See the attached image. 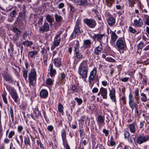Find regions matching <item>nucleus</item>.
<instances>
[{
    "mask_svg": "<svg viewBox=\"0 0 149 149\" xmlns=\"http://www.w3.org/2000/svg\"><path fill=\"white\" fill-rule=\"evenodd\" d=\"M88 68L86 61H83L79 67L78 73L82 79H86L87 76Z\"/></svg>",
    "mask_w": 149,
    "mask_h": 149,
    "instance_id": "nucleus-1",
    "label": "nucleus"
},
{
    "mask_svg": "<svg viewBox=\"0 0 149 149\" xmlns=\"http://www.w3.org/2000/svg\"><path fill=\"white\" fill-rule=\"evenodd\" d=\"M28 78L29 86H34L37 78L36 72L35 69H32L31 70L29 74Z\"/></svg>",
    "mask_w": 149,
    "mask_h": 149,
    "instance_id": "nucleus-2",
    "label": "nucleus"
},
{
    "mask_svg": "<svg viewBox=\"0 0 149 149\" xmlns=\"http://www.w3.org/2000/svg\"><path fill=\"white\" fill-rule=\"evenodd\" d=\"M97 69L96 67L94 68L90 72L88 78L89 85L91 88L93 86L94 84L95 77L96 74Z\"/></svg>",
    "mask_w": 149,
    "mask_h": 149,
    "instance_id": "nucleus-3",
    "label": "nucleus"
},
{
    "mask_svg": "<svg viewBox=\"0 0 149 149\" xmlns=\"http://www.w3.org/2000/svg\"><path fill=\"white\" fill-rule=\"evenodd\" d=\"M83 22L89 27L91 28H94L97 24L95 20L92 18L90 19L88 18L84 19L83 20Z\"/></svg>",
    "mask_w": 149,
    "mask_h": 149,
    "instance_id": "nucleus-4",
    "label": "nucleus"
},
{
    "mask_svg": "<svg viewBox=\"0 0 149 149\" xmlns=\"http://www.w3.org/2000/svg\"><path fill=\"white\" fill-rule=\"evenodd\" d=\"M116 45L118 48L120 50H124L126 47L125 40L121 38H119L117 41Z\"/></svg>",
    "mask_w": 149,
    "mask_h": 149,
    "instance_id": "nucleus-5",
    "label": "nucleus"
},
{
    "mask_svg": "<svg viewBox=\"0 0 149 149\" xmlns=\"http://www.w3.org/2000/svg\"><path fill=\"white\" fill-rule=\"evenodd\" d=\"M149 140V135H147L144 136L143 134L142 135H139L138 138L137 142L139 144H141L143 142H146Z\"/></svg>",
    "mask_w": 149,
    "mask_h": 149,
    "instance_id": "nucleus-6",
    "label": "nucleus"
},
{
    "mask_svg": "<svg viewBox=\"0 0 149 149\" xmlns=\"http://www.w3.org/2000/svg\"><path fill=\"white\" fill-rule=\"evenodd\" d=\"M129 97L130 107L133 111L134 108L138 106V105L137 104L136 102H134L133 96L131 93L129 94Z\"/></svg>",
    "mask_w": 149,
    "mask_h": 149,
    "instance_id": "nucleus-7",
    "label": "nucleus"
},
{
    "mask_svg": "<svg viewBox=\"0 0 149 149\" xmlns=\"http://www.w3.org/2000/svg\"><path fill=\"white\" fill-rule=\"evenodd\" d=\"M61 136L64 145H66V149H70V146L67 143L66 139V132L64 129L62 130L61 131Z\"/></svg>",
    "mask_w": 149,
    "mask_h": 149,
    "instance_id": "nucleus-8",
    "label": "nucleus"
},
{
    "mask_svg": "<svg viewBox=\"0 0 149 149\" xmlns=\"http://www.w3.org/2000/svg\"><path fill=\"white\" fill-rule=\"evenodd\" d=\"M10 94L14 100L15 102H17L18 99V94L14 88H11L10 92Z\"/></svg>",
    "mask_w": 149,
    "mask_h": 149,
    "instance_id": "nucleus-9",
    "label": "nucleus"
},
{
    "mask_svg": "<svg viewBox=\"0 0 149 149\" xmlns=\"http://www.w3.org/2000/svg\"><path fill=\"white\" fill-rule=\"evenodd\" d=\"M4 80L8 81L9 83H12L13 82V79L11 76L6 72H4L2 74Z\"/></svg>",
    "mask_w": 149,
    "mask_h": 149,
    "instance_id": "nucleus-10",
    "label": "nucleus"
},
{
    "mask_svg": "<svg viewBox=\"0 0 149 149\" xmlns=\"http://www.w3.org/2000/svg\"><path fill=\"white\" fill-rule=\"evenodd\" d=\"M105 37L104 34H95L93 36L92 38L95 41L101 42L102 39Z\"/></svg>",
    "mask_w": 149,
    "mask_h": 149,
    "instance_id": "nucleus-11",
    "label": "nucleus"
},
{
    "mask_svg": "<svg viewBox=\"0 0 149 149\" xmlns=\"http://www.w3.org/2000/svg\"><path fill=\"white\" fill-rule=\"evenodd\" d=\"M49 30V26L47 22H45L44 25L40 27L39 31L40 32L44 33L47 32Z\"/></svg>",
    "mask_w": 149,
    "mask_h": 149,
    "instance_id": "nucleus-12",
    "label": "nucleus"
},
{
    "mask_svg": "<svg viewBox=\"0 0 149 149\" xmlns=\"http://www.w3.org/2000/svg\"><path fill=\"white\" fill-rule=\"evenodd\" d=\"M144 20L141 18L138 19H135L134 21V24L135 26L137 27H141L143 26Z\"/></svg>",
    "mask_w": 149,
    "mask_h": 149,
    "instance_id": "nucleus-13",
    "label": "nucleus"
},
{
    "mask_svg": "<svg viewBox=\"0 0 149 149\" xmlns=\"http://www.w3.org/2000/svg\"><path fill=\"white\" fill-rule=\"evenodd\" d=\"M116 91L115 89L112 88L109 91V95L110 98L113 102H116L115 95Z\"/></svg>",
    "mask_w": 149,
    "mask_h": 149,
    "instance_id": "nucleus-14",
    "label": "nucleus"
},
{
    "mask_svg": "<svg viewBox=\"0 0 149 149\" xmlns=\"http://www.w3.org/2000/svg\"><path fill=\"white\" fill-rule=\"evenodd\" d=\"M100 93H101V95L102 96L103 99H107V90L103 87H101L100 88Z\"/></svg>",
    "mask_w": 149,
    "mask_h": 149,
    "instance_id": "nucleus-15",
    "label": "nucleus"
},
{
    "mask_svg": "<svg viewBox=\"0 0 149 149\" xmlns=\"http://www.w3.org/2000/svg\"><path fill=\"white\" fill-rule=\"evenodd\" d=\"M80 33V30L79 26L77 25L75 26L74 32L72 34L70 38L71 39L72 38H74L75 36V35L79 34Z\"/></svg>",
    "mask_w": 149,
    "mask_h": 149,
    "instance_id": "nucleus-16",
    "label": "nucleus"
},
{
    "mask_svg": "<svg viewBox=\"0 0 149 149\" xmlns=\"http://www.w3.org/2000/svg\"><path fill=\"white\" fill-rule=\"evenodd\" d=\"M107 21L109 25L111 26L114 25L116 23L115 19L113 17L109 18Z\"/></svg>",
    "mask_w": 149,
    "mask_h": 149,
    "instance_id": "nucleus-17",
    "label": "nucleus"
},
{
    "mask_svg": "<svg viewBox=\"0 0 149 149\" xmlns=\"http://www.w3.org/2000/svg\"><path fill=\"white\" fill-rule=\"evenodd\" d=\"M91 42L90 40H86L84 41L83 46L85 48L90 47Z\"/></svg>",
    "mask_w": 149,
    "mask_h": 149,
    "instance_id": "nucleus-18",
    "label": "nucleus"
},
{
    "mask_svg": "<svg viewBox=\"0 0 149 149\" xmlns=\"http://www.w3.org/2000/svg\"><path fill=\"white\" fill-rule=\"evenodd\" d=\"M136 123L134 122L130 124L129 125V128L130 132L132 133H134L135 131V126L136 125Z\"/></svg>",
    "mask_w": 149,
    "mask_h": 149,
    "instance_id": "nucleus-19",
    "label": "nucleus"
},
{
    "mask_svg": "<svg viewBox=\"0 0 149 149\" xmlns=\"http://www.w3.org/2000/svg\"><path fill=\"white\" fill-rule=\"evenodd\" d=\"M102 49L101 45H99L96 47L95 49L94 54L96 55H98L100 54L101 52Z\"/></svg>",
    "mask_w": 149,
    "mask_h": 149,
    "instance_id": "nucleus-20",
    "label": "nucleus"
},
{
    "mask_svg": "<svg viewBox=\"0 0 149 149\" xmlns=\"http://www.w3.org/2000/svg\"><path fill=\"white\" fill-rule=\"evenodd\" d=\"M40 94L41 97L45 98L48 96V93L46 90L42 89L40 91Z\"/></svg>",
    "mask_w": 149,
    "mask_h": 149,
    "instance_id": "nucleus-21",
    "label": "nucleus"
},
{
    "mask_svg": "<svg viewBox=\"0 0 149 149\" xmlns=\"http://www.w3.org/2000/svg\"><path fill=\"white\" fill-rule=\"evenodd\" d=\"M24 141L25 145L27 147L30 145V141L28 136H24Z\"/></svg>",
    "mask_w": 149,
    "mask_h": 149,
    "instance_id": "nucleus-22",
    "label": "nucleus"
},
{
    "mask_svg": "<svg viewBox=\"0 0 149 149\" xmlns=\"http://www.w3.org/2000/svg\"><path fill=\"white\" fill-rule=\"evenodd\" d=\"M141 100L142 102H146L148 100L149 101V98L148 99L146 95L143 93H141Z\"/></svg>",
    "mask_w": 149,
    "mask_h": 149,
    "instance_id": "nucleus-23",
    "label": "nucleus"
},
{
    "mask_svg": "<svg viewBox=\"0 0 149 149\" xmlns=\"http://www.w3.org/2000/svg\"><path fill=\"white\" fill-rule=\"evenodd\" d=\"M118 37L116 33L113 31H111V41L112 42H115Z\"/></svg>",
    "mask_w": 149,
    "mask_h": 149,
    "instance_id": "nucleus-24",
    "label": "nucleus"
},
{
    "mask_svg": "<svg viewBox=\"0 0 149 149\" xmlns=\"http://www.w3.org/2000/svg\"><path fill=\"white\" fill-rule=\"evenodd\" d=\"M54 62L56 67H59L61 65V60L60 58H56L54 59Z\"/></svg>",
    "mask_w": 149,
    "mask_h": 149,
    "instance_id": "nucleus-25",
    "label": "nucleus"
},
{
    "mask_svg": "<svg viewBox=\"0 0 149 149\" xmlns=\"http://www.w3.org/2000/svg\"><path fill=\"white\" fill-rule=\"evenodd\" d=\"M50 75L51 77L54 76L56 74V71L55 69L53 68V65L52 64H50Z\"/></svg>",
    "mask_w": 149,
    "mask_h": 149,
    "instance_id": "nucleus-26",
    "label": "nucleus"
},
{
    "mask_svg": "<svg viewBox=\"0 0 149 149\" xmlns=\"http://www.w3.org/2000/svg\"><path fill=\"white\" fill-rule=\"evenodd\" d=\"M74 2L77 5H81L85 4L87 0H74Z\"/></svg>",
    "mask_w": 149,
    "mask_h": 149,
    "instance_id": "nucleus-27",
    "label": "nucleus"
},
{
    "mask_svg": "<svg viewBox=\"0 0 149 149\" xmlns=\"http://www.w3.org/2000/svg\"><path fill=\"white\" fill-rule=\"evenodd\" d=\"M75 56L76 57L79 59H82L83 58V55L79 50L75 52Z\"/></svg>",
    "mask_w": 149,
    "mask_h": 149,
    "instance_id": "nucleus-28",
    "label": "nucleus"
},
{
    "mask_svg": "<svg viewBox=\"0 0 149 149\" xmlns=\"http://www.w3.org/2000/svg\"><path fill=\"white\" fill-rule=\"evenodd\" d=\"M37 52L36 51H31L29 52L28 54V56L31 58L33 57L34 55L37 54Z\"/></svg>",
    "mask_w": 149,
    "mask_h": 149,
    "instance_id": "nucleus-29",
    "label": "nucleus"
},
{
    "mask_svg": "<svg viewBox=\"0 0 149 149\" xmlns=\"http://www.w3.org/2000/svg\"><path fill=\"white\" fill-rule=\"evenodd\" d=\"M128 2V6L129 7L132 8L134 6L135 3V0H127Z\"/></svg>",
    "mask_w": 149,
    "mask_h": 149,
    "instance_id": "nucleus-30",
    "label": "nucleus"
},
{
    "mask_svg": "<svg viewBox=\"0 0 149 149\" xmlns=\"http://www.w3.org/2000/svg\"><path fill=\"white\" fill-rule=\"evenodd\" d=\"M19 138L20 139V140L21 141V145H22V144L23 143V136L22 135H20L19 136ZM15 139L17 143L19 145H20V141L16 137L15 138Z\"/></svg>",
    "mask_w": 149,
    "mask_h": 149,
    "instance_id": "nucleus-31",
    "label": "nucleus"
},
{
    "mask_svg": "<svg viewBox=\"0 0 149 149\" xmlns=\"http://www.w3.org/2000/svg\"><path fill=\"white\" fill-rule=\"evenodd\" d=\"M49 48L48 46L47 45H46L42 48V54L47 53V51H49Z\"/></svg>",
    "mask_w": 149,
    "mask_h": 149,
    "instance_id": "nucleus-32",
    "label": "nucleus"
},
{
    "mask_svg": "<svg viewBox=\"0 0 149 149\" xmlns=\"http://www.w3.org/2000/svg\"><path fill=\"white\" fill-rule=\"evenodd\" d=\"M144 46V44L143 41H140L139 43L137 45V47L138 49H141Z\"/></svg>",
    "mask_w": 149,
    "mask_h": 149,
    "instance_id": "nucleus-33",
    "label": "nucleus"
},
{
    "mask_svg": "<svg viewBox=\"0 0 149 149\" xmlns=\"http://www.w3.org/2000/svg\"><path fill=\"white\" fill-rule=\"evenodd\" d=\"M46 19L50 25H51V24H52V19L50 15L49 14H48L46 16Z\"/></svg>",
    "mask_w": 149,
    "mask_h": 149,
    "instance_id": "nucleus-34",
    "label": "nucleus"
},
{
    "mask_svg": "<svg viewBox=\"0 0 149 149\" xmlns=\"http://www.w3.org/2000/svg\"><path fill=\"white\" fill-rule=\"evenodd\" d=\"M110 145L111 146H115L116 145V142L114 141V139L113 136H111L110 138V140L109 141Z\"/></svg>",
    "mask_w": 149,
    "mask_h": 149,
    "instance_id": "nucleus-35",
    "label": "nucleus"
},
{
    "mask_svg": "<svg viewBox=\"0 0 149 149\" xmlns=\"http://www.w3.org/2000/svg\"><path fill=\"white\" fill-rule=\"evenodd\" d=\"M13 31L15 33H16L17 35V36H18V35H20L21 31H20L19 29H18L17 27H15L13 28Z\"/></svg>",
    "mask_w": 149,
    "mask_h": 149,
    "instance_id": "nucleus-36",
    "label": "nucleus"
},
{
    "mask_svg": "<svg viewBox=\"0 0 149 149\" xmlns=\"http://www.w3.org/2000/svg\"><path fill=\"white\" fill-rule=\"evenodd\" d=\"M54 17L56 21L57 22H60L62 18V17L61 16L57 14H55Z\"/></svg>",
    "mask_w": 149,
    "mask_h": 149,
    "instance_id": "nucleus-37",
    "label": "nucleus"
},
{
    "mask_svg": "<svg viewBox=\"0 0 149 149\" xmlns=\"http://www.w3.org/2000/svg\"><path fill=\"white\" fill-rule=\"evenodd\" d=\"M141 79L142 80L141 81L142 84H143L146 85L148 80L146 76L145 75H144L143 78Z\"/></svg>",
    "mask_w": 149,
    "mask_h": 149,
    "instance_id": "nucleus-38",
    "label": "nucleus"
},
{
    "mask_svg": "<svg viewBox=\"0 0 149 149\" xmlns=\"http://www.w3.org/2000/svg\"><path fill=\"white\" fill-rule=\"evenodd\" d=\"M106 5L109 7H110L113 2V0H106Z\"/></svg>",
    "mask_w": 149,
    "mask_h": 149,
    "instance_id": "nucleus-39",
    "label": "nucleus"
},
{
    "mask_svg": "<svg viewBox=\"0 0 149 149\" xmlns=\"http://www.w3.org/2000/svg\"><path fill=\"white\" fill-rule=\"evenodd\" d=\"M58 111L62 113L63 112V105L61 103H59L58 105Z\"/></svg>",
    "mask_w": 149,
    "mask_h": 149,
    "instance_id": "nucleus-40",
    "label": "nucleus"
},
{
    "mask_svg": "<svg viewBox=\"0 0 149 149\" xmlns=\"http://www.w3.org/2000/svg\"><path fill=\"white\" fill-rule=\"evenodd\" d=\"M144 18L146 20L145 24L149 26V17L147 15H145Z\"/></svg>",
    "mask_w": 149,
    "mask_h": 149,
    "instance_id": "nucleus-41",
    "label": "nucleus"
},
{
    "mask_svg": "<svg viewBox=\"0 0 149 149\" xmlns=\"http://www.w3.org/2000/svg\"><path fill=\"white\" fill-rule=\"evenodd\" d=\"M23 45H26L27 47H29L32 45L33 43L31 41H27L24 42H23Z\"/></svg>",
    "mask_w": 149,
    "mask_h": 149,
    "instance_id": "nucleus-42",
    "label": "nucleus"
},
{
    "mask_svg": "<svg viewBox=\"0 0 149 149\" xmlns=\"http://www.w3.org/2000/svg\"><path fill=\"white\" fill-rule=\"evenodd\" d=\"M79 42L78 41H77V43L74 46V52L77 51V50H79Z\"/></svg>",
    "mask_w": 149,
    "mask_h": 149,
    "instance_id": "nucleus-43",
    "label": "nucleus"
},
{
    "mask_svg": "<svg viewBox=\"0 0 149 149\" xmlns=\"http://www.w3.org/2000/svg\"><path fill=\"white\" fill-rule=\"evenodd\" d=\"M23 76L24 77L25 80H26L27 77L28 71L27 70L24 69L23 72Z\"/></svg>",
    "mask_w": 149,
    "mask_h": 149,
    "instance_id": "nucleus-44",
    "label": "nucleus"
},
{
    "mask_svg": "<svg viewBox=\"0 0 149 149\" xmlns=\"http://www.w3.org/2000/svg\"><path fill=\"white\" fill-rule=\"evenodd\" d=\"M53 81L50 78H48L46 80V84L48 85H51L53 84Z\"/></svg>",
    "mask_w": 149,
    "mask_h": 149,
    "instance_id": "nucleus-45",
    "label": "nucleus"
},
{
    "mask_svg": "<svg viewBox=\"0 0 149 149\" xmlns=\"http://www.w3.org/2000/svg\"><path fill=\"white\" fill-rule=\"evenodd\" d=\"M98 121L101 123H102L104 122V119L101 116L99 115L98 117Z\"/></svg>",
    "mask_w": 149,
    "mask_h": 149,
    "instance_id": "nucleus-46",
    "label": "nucleus"
},
{
    "mask_svg": "<svg viewBox=\"0 0 149 149\" xmlns=\"http://www.w3.org/2000/svg\"><path fill=\"white\" fill-rule=\"evenodd\" d=\"M74 100L77 101L78 105H80L83 102L81 99L77 97L75 98Z\"/></svg>",
    "mask_w": 149,
    "mask_h": 149,
    "instance_id": "nucleus-47",
    "label": "nucleus"
},
{
    "mask_svg": "<svg viewBox=\"0 0 149 149\" xmlns=\"http://www.w3.org/2000/svg\"><path fill=\"white\" fill-rule=\"evenodd\" d=\"M106 60L110 62L113 63L116 62V61L115 59L110 57H108L106 58Z\"/></svg>",
    "mask_w": 149,
    "mask_h": 149,
    "instance_id": "nucleus-48",
    "label": "nucleus"
},
{
    "mask_svg": "<svg viewBox=\"0 0 149 149\" xmlns=\"http://www.w3.org/2000/svg\"><path fill=\"white\" fill-rule=\"evenodd\" d=\"M61 39L60 38L58 40H56L54 42V46L56 47L58 46L60 42Z\"/></svg>",
    "mask_w": 149,
    "mask_h": 149,
    "instance_id": "nucleus-49",
    "label": "nucleus"
},
{
    "mask_svg": "<svg viewBox=\"0 0 149 149\" xmlns=\"http://www.w3.org/2000/svg\"><path fill=\"white\" fill-rule=\"evenodd\" d=\"M2 97L3 98V100L5 104H8V101L6 95L5 94H3L2 95Z\"/></svg>",
    "mask_w": 149,
    "mask_h": 149,
    "instance_id": "nucleus-50",
    "label": "nucleus"
},
{
    "mask_svg": "<svg viewBox=\"0 0 149 149\" xmlns=\"http://www.w3.org/2000/svg\"><path fill=\"white\" fill-rule=\"evenodd\" d=\"M16 14V11L15 10H13L10 13V15L11 17H14L15 16Z\"/></svg>",
    "mask_w": 149,
    "mask_h": 149,
    "instance_id": "nucleus-51",
    "label": "nucleus"
},
{
    "mask_svg": "<svg viewBox=\"0 0 149 149\" xmlns=\"http://www.w3.org/2000/svg\"><path fill=\"white\" fill-rule=\"evenodd\" d=\"M15 132L14 131H11L10 132L8 135V137L9 138L11 139V138L13 136L15 135Z\"/></svg>",
    "mask_w": 149,
    "mask_h": 149,
    "instance_id": "nucleus-52",
    "label": "nucleus"
},
{
    "mask_svg": "<svg viewBox=\"0 0 149 149\" xmlns=\"http://www.w3.org/2000/svg\"><path fill=\"white\" fill-rule=\"evenodd\" d=\"M129 30L130 32L132 33H135L136 32V30L131 26L129 27Z\"/></svg>",
    "mask_w": 149,
    "mask_h": 149,
    "instance_id": "nucleus-53",
    "label": "nucleus"
},
{
    "mask_svg": "<svg viewBox=\"0 0 149 149\" xmlns=\"http://www.w3.org/2000/svg\"><path fill=\"white\" fill-rule=\"evenodd\" d=\"M124 137L125 138H128L129 136V133L128 132H127V131H125L124 132Z\"/></svg>",
    "mask_w": 149,
    "mask_h": 149,
    "instance_id": "nucleus-54",
    "label": "nucleus"
},
{
    "mask_svg": "<svg viewBox=\"0 0 149 149\" xmlns=\"http://www.w3.org/2000/svg\"><path fill=\"white\" fill-rule=\"evenodd\" d=\"M10 112L11 116V117L12 119H13L14 118V115H13V109L11 107L10 108Z\"/></svg>",
    "mask_w": 149,
    "mask_h": 149,
    "instance_id": "nucleus-55",
    "label": "nucleus"
},
{
    "mask_svg": "<svg viewBox=\"0 0 149 149\" xmlns=\"http://www.w3.org/2000/svg\"><path fill=\"white\" fill-rule=\"evenodd\" d=\"M129 79V77H125L124 78H121L120 79L123 82H126L128 81Z\"/></svg>",
    "mask_w": 149,
    "mask_h": 149,
    "instance_id": "nucleus-56",
    "label": "nucleus"
},
{
    "mask_svg": "<svg viewBox=\"0 0 149 149\" xmlns=\"http://www.w3.org/2000/svg\"><path fill=\"white\" fill-rule=\"evenodd\" d=\"M23 127L22 126H19L17 127V130L18 132L19 133H21L23 130Z\"/></svg>",
    "mask_w": 149,
    "mask_h": 149,
    "instance_id": "nucleus-57",
    "label": "nucleus"
},
{
    "mask_svg": "<svg viewBox=\"0 0 149 149\" xmlns=\"http://www.w3.org/2000/svg\"><path fill=\"white\" fill-rule=\"evenodd\" d=\"M103 132L105 134L106 136H108L109 134V131L108 130H106L105 129H104L103 130Z\"/></svg>",
    "mask_w": 149,
    "mask_h": 149,
    "instance_id": "nucleus-58",
    "label": "nucleus"
},
{
    "mask_svg": "<svg viewBox=\"0 0 149 149\" xmlns=\"http://www.w3.org/2000/svg\"><path fill=\"white\" fill-rule=\"evenodd\" d=\"M139 90L138 88H137L134 91L135 96L136 98H138V97L139 96Z\"/></svg>",
    "mask_w": 149,
    "mask_h": 149,
    "instance_id": "nucleus-59",
    "label": "nucleus"
},
{
    "mask_svg": "<svg viewBox=\"0 0 149 149\" xmlns=\"http://www.w3.org/2000/svg\"><path fill=\"white\" fill-rule=\"evenodd\" d=\"M47 129L49 131L52 132L54 129V127L52 125H50L47 127Z\"/></svg>",
    "mask_w": 149,
    "mask_h": 149,
    "instance_id": "nucleus-60",
    "label": "nucleus"
},
{
    "mask_svg": "<svg viewBox=\"0 0 149 149\" xmlns=\"http://www.w3.org/2000/svg\"><path fill=\"white\" fill-rule=\"evenodd\" d=\"M98 89L97 88H93L92 91V92L93 93H96L98 92Z\"/></svg>",
    "mask_w": 149,
    "mask_h": 149,
    "instance_id": "nucleus-61",
    "label": "nucleus"
},
{
    "mask_svg": "<svg viewBox=\"0 0 149 149\" xmlns=\"http://www.w3.org/2000/svg\"><path fill=\"white\" fill-rule=\"evenodd\" d=\"M58 34L56 35V36L55 37V39L56 40H58L57 39L58 38V37L60 36L61 34L62 33V32L61 31H60L59 32H58Z\"/></svg>",
    "mask_w": 149,
    "mask_h": 149,
    "instance_id": "nucleus-62",
    "label": "nucleus"
},
{
    "mask_svg": "<svg viewBox=\"0 0 149 149\" xmlns=\"http://www.w3.org/2000/svg\"><path fill=\"white\" fill-rule=\"evenodd\" d=\"M77 88L74 85H72V87L71 90L73 92H76Z\"/></svg>",
    "mask_w": 149,
    "mask_h": 149,
    "instance_id": "nucleus-63",
    "label": "nucleus"
},
{
    "mask_svg": "<svg viewBox=\"0 0 149 149\" xmlns=\"http://www.w3.org/2000/svg\"><path fill=\"white\" fill-rule=\"evenodd\" d=\"M122 100L123 101V104H126V100L125 97V96L122 97Z\"/></svg>",
    "mask_w": 149,
    "mask_h": 149,
    "instance_id": "nucleus-64",
    "label": "nucleus"
}]
</instances>
